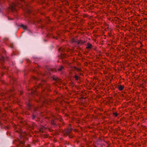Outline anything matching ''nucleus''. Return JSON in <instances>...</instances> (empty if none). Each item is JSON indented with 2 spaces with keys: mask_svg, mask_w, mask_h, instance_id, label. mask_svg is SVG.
Segmentation results:
<instances>
[{
  "mask_svg": "<svg viewBox=\"0 0 147 147\" xmlns=\"http://www.w3.org/2000/svg\"><path fill=\"white\" fill-rule=\"evenodd\" d=\"M114 114L115 116H117V114L116 113H114Z\"/></svg>",
  "mask_w": 147,
  "mask_h": 147,
  "instance_id": "nucleus-5",
  "label": "nucleus"
},
{
  "mask_svg": "<svg viewBox=\"0 0 147 147\" xmlns=\"http://www.w3.org/2000/svg\"><path fill=\"white\" fill-rule=\"evenodd\" d=\"M75 78L76 80H78V77L76 76H75Z\"/></svg>",
  "mask_w": 147,
  "mask_h": 147,
  "instance_id": "nucleus-3",
  "label": "nucleus"
},
{
  "mask_svg": "<svg viewBox=\"0 0 147 147\" xmlns=\"http://www.w3.org/2000/svg\"><path fill=\"white\" fill-rule=\"evenodd\" d=\"M119 89L120 90H122L123 89V87L122 86H120L119 87Z\"/></svg>",
  "mask_w": 147,
  "mask_h": 147,
  "instance_id": "nucleus-1",
  "label": "nucleus"
},
{
  "mask_svg": "<svg viewBox=\"0 0 147 147\" xmlns=\"http://www.w3.org/2000/svg\"><path fill=\"white\" fill-rule=\"evenodd\" d=\"M91 47V45L90 44H88V46L87 48H90Z\"/></svg>",
  "mask_w": 147,
  "mask_h": 147,
  "instance_id": "nucleus-2",
  "label": "nucleus"
},
{
  "mask_svg": "<svg viewBox=\"0 0 147 147\" xmlns=\"http://www.w3.org/2000/svg\"><path fill=\"white\" fill-rule=\"evenodd\" d=\"M22 26L23 27L24 29H25L26 28L25 26H24V25H22Z\"/></svg>",
  "mask_w": 147,
  "mask_h": 147,
  "instance_id": "nucleus-4",
  "label": "nucleus"
}]
</instances>
